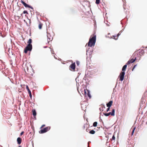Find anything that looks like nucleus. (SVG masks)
I'll list each match as a JSON object with an SVG mask.
<instances>
[{"instance_id":"b1692460","label":"nucleus","mask_w":147,"mask_h":147,"mask_svg":"<svg viewBox=\"0 0 147 147\" xmlns=\"http://www.w3.org/2000/svg\"><path fill=\"white\" fill-rule=\"evenodd\" d=\"M100 0H96V3L97 4H98L100 3Z\"/></svg>"},{"instance_id":"1a4fd4ad","label":"nucleus","mask_w":147,"mask_h":147,"mask_svg":"<svg viewBox=\"0 0 147 147\" xmlns=\"http://www.w3.org/2000/svg\"><path fill=\"white\" fill-rule=\"evenodd\" d=\"M21 2L24 5V6L25 7H27L28 8H32V7L31 6H30L29 5H28V4H27L25 2H24L23 1L21 0Z\"/></svg>"},{"instance_id":"f257e3e1","label":"nucleus","mask_w":147,"mask_h":147,"mask_svg":"<svg viewBox=\"0 0 147 147\" xmlns=\"http://www.w3.org/2000/svg\"><path fill=\"white\" fill-rule=\"evenodd\" d=\"M96 36L94 33L93 34V36H91L89 40V41L88 43V46L92 47L95 45L96 41Z\"/></svg>"},{"instance_id":"c756f323","label":"nucleus","mask_w":147,"mask_h":147,"mask_svg":"<svg viewBox=\"0 0 147 147\" xmlns=\"http://www.w3.org/2000/svg\"><path fill=\"white\" fill-rule=\"evenodd\" d=\"M112 36L113 37H112L113 38H115V37H117V36L116 35L113 36Z\"/></svg>"},{"instance_id":"423d86ee","label":"nucleus","mask_w":147,"mask_h":147,"mask_svg":"<svg viewBox=\"0 0 147 147\" xmlns=\"http://www.w3.org/2000/svg\"><path fill=\"white\" fill-rule=\"evenodd\" d=\"M69 69L72 71H74L76 68L75 63L71 64L69 67Z\"/></svg>"},{"instance_id":"c9c22d12","label":"nucleus","mask_w":147,"mask_h":147,"mask_svg":"<svg viewBox=\"0 0 147 147\" xmlns=\"http://www.w3.org/2000/svg\"><path fill=\"white\" fill-rule=\"evenodd\" d=\"M87 44H86V46H87Z\"/></svg>"},{"instance_id":"72a5a7b5","label":"nucleus","mask_w":147,"mask_h":147,"mask_svg":"<svg viewBox=\"0 0 147 147\" xmlns=\"http://www.w3.org/2000/svg\"><path fill=\"white\" fill-rule=\"evenodd\" d=\"M76 63H77V64L78 65H79V62L78 61Z\"/></svg>"},{"instance_id":"412c9836","label":"nucleus","mask_w":147,"mask_h":147,"mask_svg":"<svg viewBox=\"0 0 147 147\" xmlns=\"http://www.w3.org/2000/svg\"><path fill=\"white\" fill-rule=\"evenodd\" d=\"M32 42V40L31 38H30L28 40V44H31V43Z\"/></svg>"},{"instance_id":"f8f14e48","label":"nucleus","mask_w":147,"mask_h":147,"mask_svg":"<svg viewBox=\"0 0 147 147\" xmlns=\"http://www.w3.org/2000/svg\"><path fill=\"white\" fill-rule=\"evenodd\" d=\"M113 102L112 101H109L108 103L107 104V106L108 107H110L112 105Z\"/></svg>"},{"instance_id":"6ab92c4d","label":"nucleus","mask_w":147,"mask_h":147,"mask_svg":"<svg viewBox=\"0 0 147 147\" xmlns=\"http://www.w3.org/2000/svg\"><path fill=\"white\" fill-rule=\"evenodd\" d=\"M32 114L34 116H35L36 115V112L35 110H33L32 111Z\"/></svg>"},{"instance_id":"cd10ccee","label":"nucleus","mask_w":147,"mask_h":147,"mask_svg":"<svg viewBox=\"0 0 147 147\" xmlns=\"http://www.w3.org/2000/svg\"><path fill=\"white\" fill-rule=\"evenodd\" d=\"M23 13H27V14L28 13V12L26 10H24L23 11Z\"/></svg>"},{"instance_id":"dca6fc26","label":"nucleus","mask_w":147,"mask_h":147,"mask_svg":"<svg viewBox=\"0 0 147 147\" xmlns=\"http://www.w3.org/2000/svg\"><path fill=\"white\" fill-rule=\"evenodd\" d=\"M88 90L87 89H85L84 91V94L85 96H86L87 95V92H88Z\"/></svg>"},{"instance_id":"a878e982","label":"nucleus","mask_w":147,"mask_h":147,"mask_svg":"<svg viewBox=\"0 0 147 147\" xmlns=\"http://www.w3.org/2000/svg\"><path fill=\"white\" fill-rule=\"evenodd\" d=\"M115 140V137L114 135H113L112 137V138L111 139V140Z\"/></svg>"},{"instance_id":"0eeeda50","label":"nucleus","mask_w":147,"mask_h":147,"mask_svg":"<svg viewBox=\"0 0 147 147\" xmlns=\"http://www.w3.org/2000/svg\"><path fill=\"white\" fill-rule=\"evenodd\" d=\"M47 41L48 42L52 41L53 39V37L51 36L50 34L47 33Z\"/></svg>"},{"instance_id":"a211bd4d","label":"nucleus","mask_w":147,"mask_h":147,"mask_svg":"<svg viewBox=\"0 0 147 147\" xmlns=\"http://www.w3.org/2000/svg\"><path fill=\"white\" fill-rule=\"evenodd\" d=\"M42 25H43V24L42 23H41L40 22L39 23V25H38V28L39 29H41L42 27Z\"/></svg>"},{"instance_id":"aec40b11","label":"nucleus","mask_w":147,"mask_h":147,"mask_svg":"<svg viewBox=\"0 0 147 147\" xmlns=\"http://www.w3.org/2000/svg\"><path fill=\"white\" fill-rule=\"evenodd\" d=\"M95 133V131L93 130H91L90 132H89V133L91 134H94Z\"/></svg>"},{"instance_id":"ddd939ff","label":"nucleus","mask_w":147,"mask_h":147,"mask_svg":"<svg viewBox=\"0 0 147 147\" xmlns=\"http://www.w3.org/2000/svg\"><path fill=\"white\" fill-rule=\"evenodd\" d=\"M17 142L18 144H20L22 143V139L20 138H18L17 139Z\"/></svg>"},{"instance_id":"4468645a","label":"nucleus","mask_w":147,"mask_h":147,"mask_svg":"<svg viewBox=\"0 0 147 147\" xmlns=\"http://www.w3.org/2000/svg\"><path fill=\"white\" fill-rule=\"evenodd\" d=\"M105 108V105H100V107L99 108V109L100 111H102L104 110L103 109Z\"/></svg>"},{"instance_id":"6e6552de","label":"nucleus","mask_w":147,"mask_h":147,"mask_svg":"<svg viewBox=\"0 0 147 147\" xmlns=\"http://www.w3.org/2000/svg\"><path fill=\"white\" fill-rule=\"evenodd\" d=\"M136 58H135L134 59H131L128 61L127 63H126V64L129 65L131 63H133L136 60Z\"/></svg>"},{"instance_id":"39448f33","label":"nucleus","mask_w":147,"mask_h":147,"mask_svg":"<svg viewBox=\"0 0 147 147\" xmlns=\"http://www.w3.org/2000/svg\"><path fill=\"white\" fill-rule=\"evenodd\" d=\"M115 110L113 109L112 110L111 112H110L107 113H104V115L106 116H108L110 115H111V116H114L115 115Z\"/></svg>"},{"instance_id":"2f4dec72","label":"nucleus","mask_w":147,"mask_h":147,"mask_svg":"<svg viewBox=\"0 0 147 147\" xmlns=\"http://www.w3.org/2000/svg\"><path fill=\"white\" fill-rule=\"evenodd\" d=\"M45 126V125H42V126H41V127H40V128H42L43 127H44Z\"/></svg>"},{"instance_id":"473e14b6","label":"nucleus","mask_w":147,"mask_h":147,"mask_svg":"<svg viewBox=\"0 0 147 147\" xmlns=\"http://www.w3.org/2000/svg\"><path fill=\"white\" fill-rule=\"evenodd\" d=\"M136 65H135L134 66V68H133V69H132V71H133L134 69L135 68V67L136 66Z\"/></svg>"},{"instance_id":"c85d7f7f","label":"nucleus","mask_w":147,"mask_h":147,"mask_svg":"<svg viewBox=\"0 0 147 147\" xmlns=\"http://www.w3.org/2000/svg\"><path fill=\"white\" fill-rule=\"evenodd\" d=\"M24 131H22L20 134L21 136H22L24 133Z\"/></svg>"},{"instance_id":"f704fd0d","label":"nucleus","mask_w":147,"mask_h":147,"mask_svg":"<svg viewBox=\"0 0 147 147\" xmlns=\"http://www.w3.org/2000/svg\"><path fill=\"white\" fill-rule=\"evenodd\" d=\"M21 147V146H19V147Z\"/></svg>"},{"instance_id":"bb28decb","label":"nucleus","mask_w":147,"mask_h":147,"mask_svg":"<svg viewBox=\"0 0 147 147\" xmlns=\"http://www.w3.org/2000/svg\"><path fill=\"white\" fill-rule=\"evenodd\" d=\"M120 35V34L119 33L117 35V37L116 38H115V40H117V38H118V37Z\"/></svg>"},{"instance_id":"9d476101","label":"nucleus","mask_w":147,"mask_h":147,"mask_svg":"<svg viewBox=\"0 0 147 147\" xmlns=\"http://www.w3.org/2000/svg\"><path fill=\"white\" fill-rule=\"evenodd\" d=\"M24 70L25 73L27 74H28L29 71L28 68V66H27L26 65L25 67L24 68Z\"/></svg>"},{"instance_id":"f03ea898","label":"nucleus","mask_w":147,"mask_h":147,"mask_svg":"<svg viewBox=\"0 0 147 147\" xmlns=\"http://www.w3.org/2000/svg\"><path fill=\"white\" fill-rule=\"evenodd\" d=\"M32 49V46L31 44H28L25 48L24 51L25 53H27L28 51H31Z\"/></svg>"},{"instance_id":"20e7f679","label":"nucleus","mask_w":147,"mask_h":147,"mask_svg":"<svg viewBox=\"0 0 147 147\" xmlns=\"http://www.w3.org/2000/svg\"><path fill=\"white\" fill-rule=\"evenodd\" d=\"M125 74V72L124 71H121L120 73L119 76L120 81H122L123 80Z\"/></svg>"},{"instance_id":"7c9ffc66","label":"nucleus","mask_w":147,"mask_h":147,"mask_svg":"<svg viewBox=\"0 0 147 147\" xmlns=\"http://www.w3.org/2000/svg\"><path fill=\"white\" fill-rule=\"evenodd\" d=\"M110 110V107H108L107 109V111L108 112Z\"/></svg>"},{"instance_id":"2eb2a0df","label":"nucleus","mask_w":147,"mask_h":147,"mask_svg":"<svg viewBox=\"0 0 147 147\" xmlns=\"http://www.w3.org/2000/svg\"><path fill=\"white\" fill-rule=\"evenodd\" d=\"M127 64H126L122 68V71H124L126 69V68H127Z\"/></svg>"},{"instance_id":"5701e85b","label":"nucleus","mask_w":147,"mask_h":147,"mask_svg":"<svg viewBox=\"0 0 147 147\" xmlns=\"http://www.w3.org/2000/svg\"><path fill=\"white\" fill-rule=\"evenodd\" d=\"M97 122H95L93 123V126L94 127H96L97 126Z\"/></svg>"},{"instance_id":"393cba45","label":"nucleus","mask_w":147,"mask_h":147,"mask_svg":"<svg viewBox=\"0 0 147 147\" xmlns=\"http://www.w3.org/2000/svg\"><path fill=\"white\" fill-rule=\"evenodd\" d=\"M123 8L124 9H128V8H127L126 7V5H125V4H124L123 5Z\"/></svg>"},{"instance_id":"7ed1b4c3","label":"nucleus","mask_w":147,"mask_h":147,"mask_svg":"<svg viewBox=\"0 0 147 147\" xmlns=\"http://www.w3.org/2000/svg\"><path fill=\"white\" fill-rule=\"evenodd\" d=\"M50 129V127H47L43 129H41L40 131H39V133L40 134H43L47 132Z\"/></svg>"},{"instance_id":"e433bc0d","label":"nucleus","mask_w":147,"mask_h":147,"mask_svg":"<svg viewBox=\"0 0 147 147\" xmlns=\"http://www.w3.org/2000/svg\"><path fill=\"white\" fill-rule=\"evenodd\" d=\"M88 147H89V146H88Z\"/></svg>"},{"instance_id":"4be33fe9","label":"nucleus","mask_w":147,"mask_h":147,"mask_svg":"<svg viewBox=\"0 0 147 147\" xmlns=\"http://www.w3.org/2000/svg\"><path fill=\"white\" fill-rule=\"evenodd\" d=\"M136 127H134L132 130V131L131 133V135L132 136L133 135L134 131Z\"/></svg>"},{"instance_id":"9b49d317","label":"nucleus","mask_w":147,"mask_h":147,"mask_svg":"<svg viewBox=\"0 0 147 147\" xmlns=\"http://www.w3.org/2000/svg\"><path fill=\"white\" fill-rule=\"evenodd\" d=\"M26 88L28 91V93H29V96H30V98H31L32 97L31 93L29 88V87H28V86H26Z\"/></svg>"},{"instance_id":"f3484780","label":"nucleus","mask_w":147,"mask_h":147,"mask_svg":"<svg viewBox=\"0 0 147 147\" xmlns=\"http://www.w3.org/2000/svg\"><path fill=\"white\" fill-rule=\"evenodd\" d=\"M89 97V98H91V96L90 95V92L88 90V93H87V95Z\"/></svg>"}]
</instances>
